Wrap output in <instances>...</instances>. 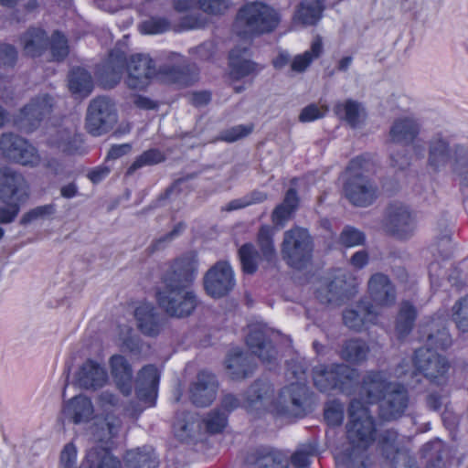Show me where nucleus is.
<instances>
[{"label":"nucleus","mask_w":468,"mask_h":468,"mask_svg":"<svg viewBox=\"0 0 468 468\" xmlns=\"http://www.w3.org/2000/svg\"><path fill=\"white\" fill-rule=\"evenodd\" d=\"M360 399L352 400L347 424L348 447L335 453L338 465L345 468H370L367 449L375 441V424L367 404L379 403L382 419L390 420L400 417L408 406L407 392L399 384L388 380L386 373H368L360 387Z\"/></svg>","instance_id":"nucleus-1"},{"label":"nucleus","mask_w":468,"mask_h":468,"mask_svg":"<svg viewBox=\"0 0 468 468\" xmlns=\"http://www.w3.org/2000/svg\"><path fill=\"white\" fill-rule=\"evenodd\" d=\"M98 413L94 416V407L90 399L79 395L64 404V413L75 424L94 422L89 428V433L95 442L108 445L119 433L121 420L114 415L120 409L119 399L110 391L101 392L96 399Z\"/></svg>","instance_id":"nucleus-2"},{"label":"nucleus","mask_w":468,"mask_h":468,"mask_svg":"<svg viewBox=\"0 0 468 468\" xmlns=\"http://www.w3.org/2000/svg\"><path fill=\"white\" fill-rule=\"evenodd\" d=\"M197 268L196 255L191 253L176 260L165 271L156 291V299L169 315L184 317L196 308V295L188 285L195 277Z\"/></svg>","instance_id":"nucleus-3"},{"label":"nucleus","mask_w":468,"mask_h":468,"mask_svg":"<svg viewBox=\"0 0 468 468\" xmlns=\"http://www.w3.org/2000/svg\"><path fill=\"white\" fill-rule=\"evenodd\" d=\"M368 293L372 304H363L358 306V311L347 310L344 313V322L349 328L360 330L365 324L375 323L378 311L391 305L396 298L395 289L388 278L379 273L370 278Z\"/></svg>","instance_id":"nucleus-4"},{"label":"nucleus","mask_w":468,"mask_h":468,"mask_svg":"<svg viewBox=\"0 0 468 468\" xmlns=\"http://www.w3.org/2000/svg\"><path fill=\"white\" fill-rule=\"evenodd\" d=\"M281 22V15L262 1H250L243 5L236 16L233 31L241 38L273 31Z\"/></svg>","instance_id":"nucleus-5"},{"label":"nucleus","mask_w":468,"mask_h":468,"mask_svg":"<svg viewBox=\"0 0 468 468\" xmlns=\"http://www.w3.org/2000/svg\"><path fill=\"white\" fill-rule=\"evenodd\" d=\"M28 196V185L21 175L10 169L0 171V198L6 204V207L0 208V223L13 221Z\"/></svg>","instance_id":"nucleus-6"},{"label":"nucleus","mask_w":468,"mask_h":468,"mask_svg":"<svg viewBox=\"0 0 468 468\" xmlns=\"http://www.w3.org/2000/svg\"><path fill=\"white\" fill-rule=\"evenodd\" d=\"M367 165L364 158L353 159L342 176L344 192L356 206H368L376 197V189L364 176Z\"/></svg>","instance_id":"nucleus-7"},{"label":"nucleus","mask_w":468,"mask_h":468,"mask_svg":"<svg viewBox=\"0 0 468 468\" xmlns=\"http://www.w3.org/2000/svg\"><path fill=\"white\" fill-rule=\"evenodd\" d=\"M296 382L285 387L280 392L277 400L271 405V410L276 414L290 417H301L304 413L303 401L307 392L304 379V371L300 368L292 372Z\"/></svg>","instance_id":"nucleus-8"},{"label":"nucleus","mask_w":468,"mask_h":468,"mask_svg":"<svg viewBox=\"0 0 468 468\" xmlns=\"http://www.w3.org/2000/svg\"><path fill=\"white\" fill-rule=\"evenodd\" d=\"M77 448L73 442L67 443L60 453L61 468H75L77 463ZM80 468H122L121 462L113 457L106 447L90 448Z\"/></svg>","instance_id":"nucleus-9"},{"label":"nucleus","mask_w":468,"mask_h":468,"mask_svg":"<svg viewBox=\"0 0 468 468\" xmlns=\"http://www.w3.org/2000/svg\"><path fill=\"white\" fill-rule=\"evenodd\" d=\"M282 252L291 266L297 269L302 268L310 259L312 252L311 238L307 230L295 228L286 231Z\"/></svg>","instance_id":"nucleus-10"},{"label":"nucleus","mask_w":468,"mask_h":468,"mask_svg":"<svg viewBox=\"0 0 468 468\" xmlns=\"http://www.w3.org/2000/svg\"><path fill=\"white\" fill-rule=\"evenodd\" d=\"M273 229L269 226L261 229L258 241L261 246V255L254 249L252 244L243 245L239 251L242 269L246 273H253L258 267L261 258L271 261L275 255V249L272 242Z\"/></svg>","instance_id":"nucleus-11"},{"label":"nucleus","mask_w":468,"mask_h":468,"mask_svg":"<svg viewBox=\"0 0 468 468\" xmlns=\"http://www.w3.org/2000/svg\"><path fill=\"white\" fill-rule=\"evenodd\" d=\"M159 378L160 373L154 366L149 365L143 367L139 371L136 379V397L142 403V407L133 410L124 409L123 411L133 417L142 412L144 409L154 406Z\"/></svg>","instance_id":"nucleus-12"},{"label":"nucleus","mask_w":468,"mask_h":468,"mask_svg":"<svg viewBox=\"0 0 468 468\" xmlns=\"http://www.w3.org/2000/svg\"><path fill=\"white\" fill-rule=\"evenodd\" d=\"M117 117L112 102L104 97H99L90 102L86 118V128L92 135L106 133L115 122Z\"/></svg>","instance_id":"nucleus-13"},{"label":"nucleus","mask_w":468,"mask_h":468,"mask_svg":"<svg viewBox=\"0 0 468 468\" xmlns=\"http://www.w3.org/2000/svg\"><path fill=\"white\" fill-rule=\"evenodd\" d=\"M415 371L410 377L421 373L431 382L441 383L445 378L449 365L446 359L435 350L430 348H420L414 356Z\"/></svg>","instance_id":"nucleus-14"},{"label":"nucleus","mask_w":468,"mask_h":468,"mask_svg":"<svg viewBox=\"0 0 468 468\" xmlns=\"http://www.w3.org/2000/svg\"><path fill=\"white\" fill-rule=\"evenodd\" d=\"M356 377V371L344 365L330 368L321 366L316 367L314 372V384L322 391L335 388L346 391L353 384Z\"/></svg>","instance_id":"nucleus-15"},{"label":"nucleus","mask_w":468,"mask_h":468,"mask_svg":"<svg viewBox=\"0 0 468 468\" xmlns=\"http://www.w3.org/2000/svg\"><path fill=\"white\" fill-rule=\"evenodd\" d=\"M235 285L234 273L226 261L216 263L206 274L204 286L207 293L214 298L228 294Z\"/></svg>","instance_id":"nucleus-16"},{"label":"nucleus","mask_w":468,"mask_h":468,"mask_svg":"<svg viewBox=\"0 0 468 468\" xmlns=\"http://www.w3.org/2000/svg\"><path fill=\"white\" fill-rule=\"evenodd\" d=\"M52 107V98L46 94L37 96L21 110L15 123L21 130L30 133L50 113Z\"/></svg>","instance_id":"nucleus-17"},{"label":"nucleus","mask_w":468,"mask_h":468,"mask_svg":"<svg viewBox=\"0 0 468 468\" xmlns=\"http://www.w3.org/2000/svg\"><path fill=\"white\" fill-rule=\"evenodd\" d=\"M4 154L23 165H37L40 157L37 149L14 134H4L0 139Z\"/></svg>","instance_id":"nucleus-18"},{"label":"nucleus","mask_w":468,"mask_h":468,"mask_svg":"<svg viewBox=\"0 0 468 468\" xmlns=\"http://www.w3.org/2000/svg\"><path fill=\"white\" fill-rule=\"evenodd\" d=\"M126 84L133 90L145 89L154 76L153 60L148 55H133L127 64Z\"/></svg>","instance_id":"nucleus-19"},{"label":"nucleus","mask_w":468,"mask_h":468,"mask_svg":"<svg viewBox=\"0 0 468 468\" xmlns=\"http://www.w3.org/2000/svg\"><path fill=\"white\" fill-rule=\"evenodd\" d=\"M463 146L450 147L448 142L437 135L430 142L428 164L434 170H441L450 166L452 170L456 165L455 151Z\"/></svg>","instance_id":"nucleus-20"},{"label":"nucleus","mask_w":468,"mask_h":468,"mask_svg":"<svg viewBox=\"0 0 468 468\" xmlns=\"http://www.w3.org/2000/svg\"><path fill=\"white\" fill-rule=\"evenodd\" d=\"M416 226L415 217L404 205H393L388 213V228L390 232L399 238H405L413 231Z\"/></svg>","instance_id":"nucleus-21"},{"label":"nucleus","mask_w":468,"mask_h":468,"mask_svg":"<svg viewBox=\"0 0 468 468\" xmlns=\"http://www.w3.org/2000/svg\"><path fill=\"white\" fill-rule=\"evenodd\" d=\"M112 378L124 396H130L133 391V369L126 358L121 355H113L109 360Z\"/></svg>","instance_id":"nucleus-22"},{"label":"nucleus","mask_w":468,"mask_h":468,"mask_svg":"<svg viewBox=\"0 0 468 468\" xmlns=\"http://www.w3.org/2000/svg\"><path fill=\"white\" fill-rule=\"evenodd\" d=\"M79 385L86 389L102 388L108 381V374L104 367L94 360H87L77 375Z\"/></svg>","instance_id":"nucleus-23"},{"label":"nucleus","mask_w":468,"mask_h":468,"mask_svg":"<svg viewBox=\"0 0 468 468\" xmlns=\"http://www.w3.org/2000/svg\"><path fill=\"white\" fill-rule=\"evenodd\" d=\"M216 390L215 377L208 372L202 371L190 388V397L196 405L207 406L214 400Z\"/></svg>","instance_id":"nucleus-24"},{"label":"nucleus","mask_w":468,"mask_h":468,"mask_svg":"<svg viewBox=\"0 0 468 468\" xmlns=\"http://www.w3.org/2000/svg\"><path fill=\"white\" fill-rule=\"evenodd\" d=\"M249 58L247 46L237 47L230 51L229 67L232 78L240 79L259 70L258 66Z\"/></svg>","instance_id":"nucleus-25"},{"label":"nucleus","mask_w":468,"mask_h":468,"mask_svg":"<svg viewBox=\"0 0 468 468\" xmlns=\"http://www.w3.org/2000/svg\"><path fill=\"white\" fill-rule=\"evenodd\" d=\"M80 139L74 130L58 127L49 132L48 145L58 152L72 154L77 152Z\"/></svg>","instance_id":"nucleus-26"},{"label":"nucleus","mask_w":468,"mask_h":468,"mask_svg":"<svg viewBox=\"0 0 468 468\" xmlns=\"http://www.w3.org/2000/svg\"><path fill=\"white\" fill-rule=\"evenodd\" d=\"M134 316L139 329L144 335H154L159 332V320L152 303H139L135 308Z\"/></svg>","instance_id":"nucleus-27"},{"label":"nucleus","mask_w":468,"mask_h":468,"mask_svg":"<svg viewBox=\"0 0 468 468\" xmlns=\"http://www.w3.org/2000/svg\"><path fill=\"white\" fill-rule=\"evenodd\" d=\"M324 0H303L293 16L295 24L314 25L322 16Z\"/></svg>","instance_id":"nucleus-28"},{"label":"nucleus","mask_w":468,"mask_h":468,"mask_svg":"<svg viewBox=\"0 0 468 468\" xmlns=\"http://www.w3.org/2000/svg\"><path fill=\"white\" fill-rule=\"evenodd\" d=\"M226 367L232 378L239 379L246 378L254 367L247 356L239 348H235L226 359Z\"/></svg>","instance_id":"nucleus-29"},{"label":"nucleus","mask_w":468,"mask_h":468,"mask_svg":"<svg viewBox=\"0 0 468 468\" xmlns=\"http://www.w3.org/2000/svg\"><path fill=\"white\" fill-rule=\"evenodd\" d=\"M124 57L120 51H112L109 55L106 64L103 66V72L101 75V81L105 87H112L118 83L122 77Z\"/></svg>","instance_id":"nucleus-30"},{"label":"nucleus","mask_w":468,"mask_h":468,"mask_svg":"<svg viewBox=\"0 0 468 468\" xmlns=\"http://www.w3.org/2000/svg\"><path fill=\"white\" fill-rule=\"evenodd\" d=\"M419 123L411 117L398 119L390 129L391 140L397 143L412 141L419 133Z\"/></svg>","instance_id":"nucleus-31"},{"label":"nucleus","mask_w":468,"mask_h":468,"mask_svg":"<svg viewBox=\"0 0 468 468\" xmlns=\"http://www.w3.org/2000/svg\"><path fill=\"white\" fill-rule=\"evenodd\" d=\"M247 344L251 351L259 356L263 361L269 360L274 354L273 347L266 340V331L263 327L250 329L247 337Z\"/></svg>","instance_id":"nucleus-32"},{"label":"nucleus","mask_w":468,"mask_h":468,"mask_svg":"<svg viewBox=\"0 0 468 468\" xmlns=\"http://www.w3.org/2000/svg\"><path fill=\"white\" fill-rule=\"evenodd\" d=\"M69 88L80 98L89 96L93 89L90 74L81 68L73 69L69 76Z\"/></svg>","instance_id":"nucleus-33"},{"label":"nucleus","mask_w":468,"mask_h":468,"mask_svg":"<svg viewBox=\"0 0 468 468\" xmlns=\"http://www.w3.org/2000/svg\"><path fill=\"white\" fill-rule=\"evenodd\" d=\"M26 55L39 56L47 45L45 32L40 28L29 29L21 39Z\"/></svg>","instance_id":"nucleus-34"},{"label":"nucleus","mask_w":468,"mask_h":468,"mask_svg":"<svg viewBox=\"0 0 468 468\" xmlns=\"http://www.w3.org/2000/svg\"><path fill=\"white\" fill-rule=\"evenodd\" d=\"M335 112L353 127H356L365 118L363 107L352 100L338 102L335 106Z\"/></svg>","instance_id":"nucleus-35"},{"label":"nucleus","mask_w":468,"mask_h":468,"mask_svg":"<svg viewBox=\"0 0 468 468\" xmlns=\"http://www.w3.org/2000/svg\"><path fill=\"white\" fill-rule=\"evenodd\" d=\"M323 52V42L320 37L314 38L310 50L296 56L292 62V69L297 72L305 70L312 61L317 58Z\"/></svg>","instance_id":"nucleus-36"},{"label":"nucleus","mask_w":468,"mask_h":468,"mask_svg":"<svg viewBox=\"0 0 468 468\" xmlns=\"http://www.w3.org/2000/svg\"><path fill=\"white\" fill-rule=\"evenodd\" d=\"M128 468H156L157 461L152 450H133L126 454Z\"/></svg>","instance_id":"nucleus-37"},{"label":"nucleus","mask_w":468,"mask_h":468,"mask_svg":"<svg viewBox=\"0 0 468 468\" xmlns=\"http://www.w3.org/2000/svg\"><path fill=\"white\" fill-rule=\"evenodd\" d=\"M298 205V197L294 190L286 193L284 201L278 206L272 214V220L276 226L282 227Z\"/></svg>","instance_id":"nucleus-38"},{"label":"nucleus","mask_w":468,"mask_h":468,"mask_svg":"<svg viewBox=\"0 0 468 468\" xmlns=\"http://www.w3.org/2000/svg\"><path fill=\"white\" fill-rule=\"evenodd\" d=\"M270 392L271 386L267 383H258L254 385L250 390V396L244 407L248 410H252L253 408L259 409L261 407H267Z\"/></svg>","instance_id":"nucleus-39"},{"label":"nucleus","mask_w":468,"mask_h":468,"mask_svg":"<svg viewBox=\"0 0 468 468\" xmlns=\"http://www.w3.org/2000/svg\"><path fill=\"white\" fill-rule=\"evenodd\" d=\"M416 312L411 304L403 303L397 319L396 330L399 337L407 335L412 327Z\"/></svg>","instance_id":"nucleus-40"},{"label":"nucleus","mask_w":468,"mask_h":468,"mask_svg":"<svg viewBox=\"0 0 468 468\" xmlns=\"http://www.w3.org/2000/svg\"><path fill=\"white\" fill-rule=\"evenodd\" d=\"M367 354V347L365 343L358 340H351L347 342L342 351L343 358L352 363L363 361L366 358Z\"/></svg>","instance_id":"nucleus-41"},{"label":"nucleus","mask_w":468,"mask_h":468,"mask_svg":"<svg viewBox=\"0 0 468 468\" xmlns=\"http://www.w3.org/2000/svg\"><path fill=\"white\" fill-rule=\"evenodd\" d=\"M452 317L460 331L468 332V295L453 305Z\"/></svg>","instance_id":"nucleus-42"},{"label":"nucleus","mask_w":468,"mask_h":468,"mask_svg":"<svg viewBox=\"0 0 468 468\" xmlns=\"http://www.w3.org/2000/svg\"><path fill=\"white\" fill-rule=\"evenodd\" d=\"M168 28L169 22L166 19L156 17L144 21L139 27L141 33L150 35L164 33L168 30Z\"/></svg>","instance_id":"nucleus-43"},{"label":"nucleus","mask_w":468,"mask_h":468,"mask_svg":"<svg viewBox=\"0 0 468 468\" xmlns=\"http://www.w3.org/2000/svg\"><path fill=\"white\" fill-rule=\"evenodd\" d=\"M193 415H184L176 417L174 423V431L180 440H186L190 436V431L195 426Z\"/></svg>","instance_id":"nucleus-44"},{"label":"nucleus","mask_w":468,"mask_h":468,"mask_svg":"<svg viewBox=\"0 0 468 468\" xmlns=\"http://www.w3.org/2000/svg\"><path fill=\"white\" fill-rule=\"evenodd\" d=\"M163 154L157 150H150L142 154L129 167L128 173L132 174L136 169L144 165H154L163 160Z\"/></svg>","instance_id":"nucleus-45"},{"label":"nucleus","mask_w":468,"mask_h":468,"mask_svg":"<svg viewBox=\"0 0 468 468\" xmlns=\"http://www.w3.org/2000/svg\"><path fill=\"white\" fill-rule=\"evenodd\" d=\"M455 173L461 176L463 185L468 186V149L459 148L455 151Z\"/></svg>","instance_id":"nucleus-46"},{"label":"nucleus","mask_w":468,"mask_h":468,"mask_svg":"<svg viewBox=\"0 0 468 468\" xmlns=\"http://www.w3.org/2000/svg\"><path fill=\"white\" fill-rule=\"evenodd\" d=\"M267 196L263 192L255 191L250 196L234 199L228 204V210H236L250 206L252 204L261 203L266 199Z\"/></svg>","instance_id":"nucleus-47"},{"label":"nucleus","mask_w":468,"mask_h":468,"mask_svg":"<svg viewBox=\"0 0 468 468\" xmlns=\"http://www.w3.org/2000/svg\"><path fill=\"white\" fill-rule=\"evenodd\" d=\"M287 460L276 452L265 454L256 462V468H287Z\"/></svg>","instance_id":"nucleus-48"},{"label":"nucleus","mask_w":468,"mask_h":468,"mask_svg":"<svg viewBox=\"0 0 468 468\" xmlns=\"http://www.w3.org/2000/svg\"><path fill=\"white\" fill-rule=\"evenodd\" d=\"M50 48L55 60L63 59L69 53L67 40L65 37L58 32L54 33L52 36Z\"/></svg>","instance_id":"nucleus-49"},{"label":"nucleus","mask_w":468,"mask_h":468,"mask_svg":"<svg viewBox=\"0 0 468 468\" xmlns=\"http://www.w3.org/2000/svg\"><path fill=\"white\" fill-rule=\"evenodd\" d=\"M327 112L328 108L325 105L310 104L302 110L299 120L302 122H314L323 118Z\"/></svg>","instance_id":"nucleus-50"},{"label":"nucleus","mask_w":468,"mask_h":468,"mask_svg":"<svg viewBox=\"0 0 468 468\" xmlns=\"http://www.w3.org/2000/svg\"><path fill=\"white\" fill-rule=\"evenodd\" d=\"M200 8L211 15H219L227 11L231 3L230 0H198Z\"/></svg>","instance_id":"nucleus-51"},{"label":"nucleus","mask_w":468,"mask_h":468,"mask_svg":"<svg viewBox=\"0 0 468 468\" xmlns=\"http://www.w3.org/2000/svg\"><path fill=\"white\" fill-rule=\"evenodd\" d=\"M340 240L346 247H355L364 242L365 236L361 231L347 227L342 231Z\"/></svg>","instance_id":"nucleus-52"},{"label":"nucleus","mask_w":468,"mask_h":468,"mask_svg":"<svg viewBox=\"0 0 468 468\" xmlns=\"http://www.w3.org/2000/svg\"><path fill=\"white\" fill-rule=\"evenodd\" d=\"M324 419L329 425L335 426L341 424L344 419L342 405L336 402L328 404L324 410Z\"/></svg>","instance_id":"nucleus-53"},{"label":"nucleus","mask_w":468,"mask_h":468,"mask_svg":"<svg viewBox=\"0 0 468 468\" xmlns=\"http://www.w3.org/2000/svg\"><path fill=\"white\" fill-rule=\"evenodd\" d=\"M54 211L55 207L53 205L37 207L25 214L21 219V222L23 224H27L38 218H44L45 217L50 216L54 213Z\"/></svg>","instance_id":"nucleus-54"},{"label":"nucleus","mask_w":468,"mask_h":468,"mask_svg":"<svg viewBox=\"0 0 468 468\" xmlns=\"http://www.w3.org/2000/svg\"><path fill=\"white\" fill-rule=\"evenodd\" d=\"M314 448L312 445H306L299 449L292 456V463L296 468L306 467L310 463V457L314 454Z\"/></svg>","instance_id":"nucleus-55"},{"label":"nucleus","mask_w":468,"mask_h":468,"mask_svg":"<svg viewBox=\"0 0 468 468\" xmlns=\"http://www.w3.org/2000/svg\"><path fill=\"white\" fill-rule=\"evenodd\" d=\"M204 422L209 432H219L226 426L227 418L224 413L212 412Z\"/></svg>","instance_id":"nucleus-56"},{"label":"nucleus","mask_w":468,"mask_h":468,"mask_svg":"<svg viewBox=\"0 0 468 468\" xmlns=\"http://www.w3.org/2000/svg\"><path fill=\"white\" fill-rule=\"evenodd\" d=\"M344 284H346V282L340 280V277L335 278V280L330 282L328 287V292L330 295L325 297L320 295L321 300L326 301L328 303H333L335 300H336L338 296L342 298L346 292Z\"/></svg>","instance_id":"nucleus-57"},{"label":"nucleus","mask_w":468,"mask_h":468,"mask_svg":"<svg viewBox=\"0 0 468 468\" xmlns=\"http://www.w3.org/2000/svg\"><path fill=\"white\" fill-rule=\"evenodd\" d=\"M251 130L252 126L250 125H238L226 132L223 139L227 142H234L248 135Z\"/></svg>","instance_id":"nucleus-58"},{"label":"nucleus","mask_w":468,"mask_h":468,"mask_svg":"<svg viewBox=\"0 0 468 468\" xmlns=\"http://www.w3.org/2000/svg\"><path fill=\"white\" fill-rule=\"evenodd\" d=\"M427 341L431 345H434L437 347L444 348L450 345V337L446 331H438L437 335L429 334Z\"/></svg>","instance_id":"nucleus-59"},{"label":"nucleus","mask_w":468,"mask_h":468,"mask_svg":"<svg viewBox=\"0 0 468 468\" xmlns=\"http://www.w3.org/2000/svg\"><path fill=\"white\" fill-rule=\"evenodd\" d=\"M1 59L7 64H11L16 58L15 48L9 44H2L0 48Z\"/></svg>","instance_id":"nucleus-60"},{"label":"nucleus","mask_w":468,"mask_h":468,"mask_svg":"<svg viewBox=\"0 0 468 468\" xmlns=\"http://www.w3.org/2000/svg\"><path fill=\"white\" fill-rule=\"evenodd\" d=\"M131 150V146L127 144L113 145L107 154V159H117Z\"/></svg>","instance_id":"nucleus-61"},{"label":"nucleus","mask_w":468,"mask_h":468,"mask_svg":"<svg viewBox=\"0 0 468 468\" xmlns=\"http://www.w3.org/2000/svg\"><path fill=\"white\" fill-rule=\"evenodd\" d=\"M368 261V256L366 251L360 250L356 252L351 258V264L356 269H361L367 265Z\"/></svg>","instance_id":"nucleus-62"},{"label":"nucleus","mask_w":468,"mask_h":468,"mask_svg":"<svg viewBox=\"0 0 468 468\" xmlns=\"http://www.w3.org/2000/svg\"><path fill=\"white\" fill-rule=\"evenodd\" d=\"M109 174V169L106 167H98L89 173V178L93 183H98L102 180Z\"/></svg>","instance_id":"nucleus-63"},{"label":"nucleus","mask_w":468,"mask_h":468,"mask_svg":"<svg viewBox=\"0 0 468 468\" xmlns=\"http://www.w3.org/2000/svg\"><path fill=\"white\" fill-rule=\"evenodd\" d=\"M289 62V55L287 52H280L273 59V66L276 69H282Z\"/></svg>","instance_id":"nucleus-64"}]
</instances>
